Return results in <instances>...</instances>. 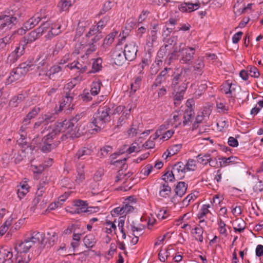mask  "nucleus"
<instances>
[{"label": "nucleus", "instance_id": "obj_1", "mask_svg": "<svg viewBox=\"0 0 263 263\" xmlns=\"http://www.w3.org/2000/svg\"><path fill=\"white\" fill-rule=\"evenodd\" d=\"M82 116V113L77 114L68 120L65 119L62 122H58L55 124L54 127L57 129V132H59L60 133L67 130L66 133L65 134H63L61 138L62 141L68 138L73 139L80 136L81 134L79 132V129L78 128L79 125L78 122Z\"/></svg>", "mask_w": 263, "mask_h": 263}, {"label": "nucleus", "instance_id": "obj_2", "mask_svg": "<svg viewBox=\"0 0 263 263\" xmlns=\"http://www.w3.org/2000/svg\"><path fill=\"white\" fill-rule=\"evenodd\" d=\"M110 108L107 106L98 109L90 123V127L92 130L99 132L105 127V124L110 121Z\"/></svg>", "mask_w": 263, "mask_h": 263}, {"label": "nucleus", "instance_id": "obj_3", "mask_svg": "<svg viewBox=\"0 0 263 263\" xmlns=\"http://www.w3.org/2000/svg\"><path fill=\"white\" fill-rule=\"evenodd\" d=\"M7 13L8 14L0 16L1 29L11 28L22 14L21 11L15 6H11Z\"/></svg>", "mask_w": 263, "mask_h": 263}, {"label": "nucleus", "instance_id": "obj_4", "mask_svg": "<svg viewBox=\"0 0 263 263\" xmlns=\"http://www.w3.org/2000/svg\"><path fill=\"white\" fill-rule=\"evenodd\" d=\"M47 130L49 132L42 138L40 146L41 150L44 153L50 152L52 149L55 148L59 143V140L55 142H53V139L60 134L59 132L56 131L57 129L54 126L50 128L49 127Z\"/></svg>", "mask_w": 263, "mask_h": 263}, {"label": "nucleus", "instance_id": "obj_5", "mask_svg": "<svg viewBox=\"0 0 263 263\" xmlns=\"http://www.w3.org/2000/svg\"><path fill=\"white\" fill-rule=\"evenodd\" d=\"M190 73V69L189 68H182L179 72L174 73L171 84L174 91L178 90V88H181L183 84H185Z\"/></svg>", "mask_w": 263, "mask_h": 263}, {"label": "nucleus", "instance_id": "obj_6", "mask_svg": "<svg viewBox=\"0 0 263 263\" xmlns=\"http://www.w3.org/2000/svg\"><path fill=\"white\" fill-rule=\"evenodd\" d=\"M47 15L45 14V9H42L40 12L36 13L33 16L29 18L23 25V27L18 30L17 32L21 34H24L27 30H28L37 25L43 19H46Z\"/></svg>", "mask_w": 263, "mask_h": 263}, {"label": "nucleus", "instance_id": "obj_7", "mask_svg": "<svg viewBox=\"0 0 263 263\" xmlns=\"http://www.w3.org/2000/svg\"><path fill=\"white\" fill-rule=\"evenodd\" d=\"M197 48L195 46L194 47H186L183 43H180L178 52L181 56L180 59V63L181 64H189L194 59L195 54V50Z\"/></svg>", "mask_w": 263, "mask_h": 263}, {"label": "nucleus", "instance_id": "obj_8", "mask_svg": "<svg viewBox=\"0 0 263 263\" xmlns=\"http://www.w3.org/2000/svg\"><path fill=\"white\" fill-rule=\"evenodd\" d=\"M111 58L117 65H122L127 60L122 48L117 45L111 54Z\"/></svg>", "mask_w": 263, "mask_h": 263}, {"label": "nucleus", "instance_id": "obj_9", "mask_svg": "<svg viewBox=\"0 0 263 263\" xmlns=\"http://www.w3.org/2000/svg\"><path fill=\"white\" fill-rule=\"evenodd\" d=\"M41 58H37L34 62L33 61H26V62L21 64L18 67L22 70V71H25V74L30 70H33L35 67L36 68H39L40 65L43 66L45 64V60L43 59L41 61L39 62Z\"/></svg>", "mask_w": 263, "mask_h": 263}, {"label": "nucleus", "instance_id": "obj_10", "mask_svg": "<svg viewBox=\"0 0 263 263\" xmlns=\"http://www.w3.org/2000/svg\"><path fill=\"white\" fill-rule=\"evenodd\" d=\"M123 51L125 55V59L127 61H132L137 57L138 47L136 46L135 42H132L126 44Z\"/></svg>", "mask_w": 263, "mask_h": 263}, {"label": "nucleus", "instance_id": "obj_11", "mask_svg": "<svg viewBox=\"0 0 263 263\" xmlns=\"http://www.w3.org/2000/svg\"><path fill=\"white\" fill-rule=\"evenodd\" d=\"M74 96V93L71 92L70 90H69L68 92H66L65 97L60 105L59 111L62 110L64 107L67 109H73V104L71 106H70V105L73 100Z\"/></svg>", "mask_w": 263, "mask_h": 263}, {"label": "nucleus", "instance_id": "obj_12", "mask_svg": "<svg viewBox=\"0 0 263 263\" xmlns=\"http://www.w3.org/2000/svg\"><path fill=\"white\" fill-rule=\"evenodd\" d=\"M29 238L34 242L38 248L40 249L44 248L45 234L43 233L33 232L31 233V236Z\"/></svg>", "mask_w": 263, "mask_h": 263}, {"label": "nucleus", "instance_id": "obj_13", "mask_svg": "<svg viewBox=\"0 0 263 263\" xmlns=\"http://www.w3.org/2000/svg\"><path fill=\"white\" fill-rule=\"evenodd\" d=\"M172 171L175 175L176 180H181L184 177L186 171L185 165L182 162H178L173 167Z\"/></svg>", "mask_w": 263, "mask_h": 263}, {"label": "nucleus", "instance_id": "obj_14", "mask_svg": "<svg viewBox=\"0 0 263 263\" xmlns=\"http://www.w3.org/2000/svg\"><path fill=\"white\" fill-rule=\"evenodd\" d=\"M171 69V68H165L157 76L152 86L153 89L156 88L160 86L163 82H165L167 77L168 71Z\"/></svg>", "mask_w": 263, "mask_h": 263}, {"label": "nucleus", "instance_id": "obj_15", "mask_svg": "<svg viewBox=\"0 0 263 263\" xmlns=\"http://www.w3.org/2000/svg\"><path fill=\"white\" fill-rule=\"evenodd\" d=\"M187 184L184 182H179L175 189V195L171 199L172 202H175L177 196L181 197L186 192Z\"/></svg>", "mask_w": 263, "mask_h": 263}, {"label": "nucleus", "instance_id": "obj_16", "mask_svg": "<svg viewBox=\"0 0 263 263\" xmlns=\"http://www.w3.org/2000/svg\"><path fill=\"white\" fill-rule=\"evenodd\" d=\"M200 3L199 1L195 4L184 3L179 6V9L180 11L183 12H191L197 10L200 7Z\"/></svg>", "mask_w": 263, "mask_h": 263}, {"label": "nucleus", "instance_id": "obj_17", "mask_svg": "<svg viewBox=\"0 0 263 263\" xmlns=\"http://www.w3.org/2000/svg\"><path fill=\"white\" fill-rule=\"evenodd\" d=\"M186 88L185 84L181 87V88H178V90L174 91L173 93H175L174 97V104L176 106L180 104V101L183 99V95Z\"/></svg>", "mask_w": 263, "mask_h": 263}, {"label": "nucleus", "instance_id": "obj_18", "mask_svg": "<svg viewBox=\"0 0 263 263\" xmlns=\"http://www.w3.org/2000/svg\"><path fill=\"white\" fill-rule=\"evenodd\" d=\"M25 74V71H22V70L17 67L12 70L10 72V75L8 79V81L10 82H13L19 80Z\"/></svg>", "mask_w": 263, "mask_h": 263}, {"label": "nucleus", "instance_id": "obj_19", "mask_svg": "<svg viewBox=\"0 0 263 263\" xmlns=\"http://www.w3.org/2000/svg\"><path fill=\"white\" fill-rule=\"evenodd\" d=\"M40 111L41 108L39 107L34 106L23 119V125L26 126L28 125L30 123V120L34 118Z\"/></svg>", "mask_w": 263, "mask_h": 263}, {"label": "nucleus", "instance_id": "obj_20", "mask_svg": "<svg viewBox=\"0 0 263 263\" xmlns=\"http://www.w3.org/2000/svg\"><path fill=\"white\" fill-rule=\"evenodd\" d=\"M41 36V33L38 31L36 29L31 31L22 41H25V45H26L29 43H32L35 41L37 39L39 38Z\"/></svg>", "mask_w": 263, "mask_h": 263}, {"label": "nucleus", "instance_id": "obj_21", "mask_svg": "<svg viewBox=\"0 0 263 263\" xmlns=\"http://www.w3.org/2000/svg\"><path fill=\"white\" fill-rule=\"evenodd\" d=\"M171 187L168 185V182L162 183L160 184L159 195L163 198L168 197L171 193Z\"/></svg>", "mask_w": 263, "mask_h": 263}, {"label": "nucleus", "instance_id": "obj_22", "mask_svg": "<svg viewBox=\"0 0 263 263\" xmlns=\"http://www.w3.org/2000/svg\"><path fill=\"white\" fill-rule=\"evenodd\" d=\"M61 26L54 25H51V28L48 31V33L45 37L47 39H51L54 36L59 35L60 32Z\"/></svg>", "mask_w": 263, "mask_h": 263}, {"label": "nucleus", "instance_id": "obj_23", "mask_svg": "<svg viewBox=\"0 0 263 263\" xmlns=\"http://www.w3.org/2000/svg\"><path fill=\"white\" fill-rule=\"evenodd\" d=\"M234 89L232 88V83L228 81L223 83L220 86V91L227 95L228 97H232V91Z\"/></svg>", "mask_w": 263, "mask_h": 263}, {"label": "nucleus", "instance_id": "obj_24", "mask_svg": "<svg viewBox=\"0 0 263 263\" xmlns=\"http://www.w3.org/2000/svg\"><path fill=\"white\" fill-rule=\"evenodd\" d=\"M91 151L87 148L83 147L82 149H79L76 154L74 159V160H78L79 159H84V157L85 156H89L91 154Z\"/></svg>", "mask_w": 263, "mask_h": 263}, {"label": "nucleus", "instance_id": "obj_25", "mask_svg": "<svg viewBox=\"0 0 263 263\" xmlns=\"http://www.w3.org/2000/svg\"><path fill=\"white\" fill-rule=\"evenodd\" d=\"M13 38V35H8L0 39V51H5L7 45L11 42Z\"/></svg>", "mask_w": 263, "mask_h": 263}, {"label": "nucleus", "instance_id": "obj_26", "mask_svg": "<svg viewBox=\"0 0 263 263\" xmlns=\"http://www.w3.org/2000/svg\"><path fill=\"white\" fill-rule=\"evenodd\" d=\"M194 70L197 71V72L201 75L203 72V69L204 67V63L202 58L197 59L194 65Z\"/></svg>", "mask_w": 263, "mask_h": 263}, {"label": "nucleus", "instance_id": "obj_27", "mask_svg": "<svg viewBox=\"0 0 263 263\" xmlns=\"http://www.w3.org/2000/svg\"><path fill=\"white\" fill-rule=\"evenodd\" d=\"M117 32H111L108 34L104 39L102 46L104 48L110 46L114 41Z\"/></svg>", "mask_w": 263, "mask_h": 263}, {"label": "nucleus", "instance_id": "obj_28", "mask_svg": "<svg viewBox=\"0 0 263 263\" xmlns=\"http://www.w3.org/2000/svg\"><path fill=\"white\" fill-rule=\"evenodd\" d=\"M83 242L85 246L88 248H92L96 243L95 237L91 234L87 235L84 238Z\"/></svg>", "mask_w": 263, "mask_h": 263}, {"label": "nucleus", "instance_id": "obj_29", "mask_svg": "<svg viewBox=\"0 0 263 263\" xmlns=\"http://www.w3.org/2000/svg\"><path fill=\"white\" fill-rule=\"evenodd\" d=\"M181 147V144H175L174 145L170 146L167 150V152H168V154L166 155L165 158H167L168 157H171L177 154L180 150Z\"/></svg>", "mask_w": 263, "mask_h": 263}, {"label": "nucleus", "instance_id": "obj_30", "mask_svg": "<svg viewBox=\"0 0 263 263\" xmlns=\"http://www.w3.org/2000/svg\"><path fill=\"white\" fill-rule=\"evenodd\" d=\"M194 114V110L192 108H187L183 115V125L185 126L190 121L192 117Z\"/></svg>", "mask_w": 263, "mask_h": 263}, {"label": "nucleus", "instance_id": "obj_31", "mask_svg": "<svg viewBox=\"0 0 263 263\" xmlns=\"http://www.w3.org/2000/svg\"><path fill=\"white\" fill-rule=\"evenodd\" d=\"M17 195L18 197L22 199L28 192V184H23L18 186Z\"/></svg>", "mask_w": 263, "mask_h": 263}, {"label": "nucleus", "instance_id": "obj_32", "mask_svg": "<svg viewBox=\"0 0 263 263\" xmlns=\"http://www.w3.org/2000/svg\"><path fill=\"white\" fill-rule=\"evenodd\" d=\"M101 85L102 83L99 80L93 82L91 84V88L90 90L91 95L93 96H96L98 95L100 92Z\"/></svg>", "mask_w": 263, "mask_h": 263}, {"label": "nucleus", "instance_id": "obj_33", "mask_svg": "<svg viewBox=\"0 0 263 263\" xmlns=\"http://www.w3.org/2000/svg\"><path fill=\"white\" fill-rule=\"evenodd\" d=\"M197 161L200 164L206 165L208 163L209 160L211 159V155L210 154H200L197 157Z\"/></svg>", "mask_w": 263, "mask_h": 263}, {"label": "nucleus", "instance_id": "obj_34", "mask_svg": "<svg viewBox=\"0 0 263 263\" xmlns=\"http://www.w3.org/2000/svg\"><path fill=\"white\" fill-rule=\"evenodd\" d=\"M103 37V35L101 33H98L96 34L93 38L91 39V42L88 43V45L90 46V47L88 49L87 52H89L90 50L91 51H94L96 50V46L94 45L95 43H96L98 41H99L100 39Z\"/></svg>", "mask_w": 263, "mask_h": 263}, {"label": "nucleus", "instance_id": "obj_35", "mask_svg": "<svg viewBox=\"0 0 263 263\" xmlns=\"http://www.w3.org/2000/svg\"><path fill=\"white\" fill-rule=\"evenodd\" d=\"M168 45H165L164 46H162L160 48L157 53V64H159V62L162 63V59L166 55L167 52V48Z\"/></svg>", "mask_w": 263, "mask_h": 263}, {"label": "nucleus", "instance_id": "obj_36", "mask_svg": "<svg viewBox=\"0 0 263 263\" xmlns=\"http://www.w3.org/2000/svg\"><path fill=\"white\" fill-rule=\"evenodd\" d=\"M237 158L236 157L231 156L229 158L222 157L221 158L222 162H219L220 167L225 166L231 163H234ZM219 159H220L219 158Z\"/></svg>", "mask_w": 263, "mask_h": 263}, {"label": "nucleus", "instance_id": "obj_37", "mask_svg": "<svg viewBox=\"0 0 263 263\" xmlns=\"http://www.w3.org/2000/svg\"><path fill=\"white\" fill-rule=\"evenodd\" d=\"M14 249L18 253H26L29 250V246H27L24 241L16 244Z\"/></svg>", "mask_w": 263, "mask_h": 263}, {"label": "nucleus", "instance_id": "obj_38", "mask_svg": "<svg viewBox=\"0 0 263 263\" xmlns=\"http://www.w3.org/2000/svg\"><path fill=\"white\" fill-rule=\"evenodd\" d=\"M25 46V41H21L18 46L13 51L15 53H16V55L18 58H20L24 53Z\"/></svg>", "mask_w": 263, "mask_h": 263}, {"label": "nucleus", "instance_id": "obj_39", "mask_svg": "<svg viewBox=\"0 0 263 263\" xmlns=\"http://www.w3.org/2000/svg\"><path fill=\"white\" fill-rule=\"evenodd\" d=\"M51 27V25L50 23L48 21H45L37 29V31L41 33V35H42L44 33L47 32L48 33V31L50 30Z\"/></svg>", "mask_w": 263, "mask_h": 263}, {"label": "nucleus", "instance_id": "obj_40", "mask_svg": "<svg viewBox=\"0 0 263 263\" xmlns=\"http://www.w3.org/2000/svg\"><path fill=\"white\" fill-rule=\"evenodd\" d=\"M236 226L234 227L235 232H239L240 233L243 231L246 227V222L241 219H237L236 221Z\"/></svg>", "mask_w": 263, "mask_h": 263}, {"label": "nucleus", "instance_id": "obj_41", "mask_svg": "<svg viewBox=\"0 0 263 263\" xmlns=\"http://www.w3.org/2000/svg\"><path fill=\"white\" fill-rule=\"evenodd\" d=\"M162 179L167 182L168 181L170 182H173L176 180L175 175L173 173V171L172 170L171 172L168 171L164 175L162 176Z\"/></svg>", "mask_w": 263, "mask_h": 263}, {"label": "nucleus", "instance_id": "obj_42", "mask_svg": "<svg viewBox=\"0 0 263 263\" xmlns=\"http://www.w3.org/2000/svg\"><path fill=\"white\" fill-rule=\"evenodd\" d=\"M102 59L101 58H98L95 60L92 65V72H97L101 70L102 68Z\"/></svg>", "mask_w": 263, "mask_h": 263}, {"label": "nucleus", "instance_id": "obj_43", "mask_svg": "<svg viewBox=\"0 0 263 263\" xmlns=\"http://www.w3.org/2000/svg\"><path fill=\"white\" fill-rule=\"evenodd\" d=\"M247 70L249 74L252 77L258 78L259 76V72L255 66H248L247 67Z\"/></svg>", "mask_w": 263, "mask_h": 263}, {"label": "nucleus", "instance_id": "obj_44", "mask_svg": "<svg viewBox=\"0 0 263 263\" xmlns=\"http://www.w3.org/2000/svg\"><path fill=\"white\" fill-rule=\"evenodd\" d=\"M195 232H194L197 236H195V239L198 240L200 242L203 241L202 234L203 233V230L201 227H196L194 229Z\"/></svg>", "mask_w": 263, "mask_h": 263}, {"label": "nucleus", "instance_id": "obj_45", "mask_svg": "<svg viewBox=\"0 0 263 263\" xmlns=\"http://www.w3.org/2000/svg\"><path fill=\"white\" fill-rule=\"evenodd\" d=\"M112 151V147L109 145H106L100 149V155L104 158L107 156L109 153Z\"/></svg>", "mask_w": 263, "mask_h": 263}, {"label": "nucleus", "instance_id": "obj_46", "mask_svg": "<svg viewBox=\"0 0 263 263\" xmlns=\"http://www.w3.org/2000/svg\"><path fill=\"white\" fill-rule=\"evenodd\" d=\"M5 253L4 255V263H13V260H12L13 257L12 252L5 249Z\"/></svg>", "mask_w": 263, "mask_h": 263}, {"label": "nucleus", "instance_id": "obj_47", "mask_svg": "<svg viewBox=\"0 0 263 263\" xmlns=\"http://www.w3.org/2000/svg\"><path fill=\"white\" fill-rule=\"evenodd\" d=\"M70 0H61L58 4V6L61 8L62 11H65L71 6Z\"/></svg>", "mask_w": 263, "mask_h": 263}, {"label": "nucleus", "instance_id": "obj_48", "mask_svg": "<svg viewBox=\"0 0 263 263\" xmlns=\"http://www.w3.org/2000/svg\"><path fill=\"white\" fill-rule=\"evenodd\" d=\"M184 165L186 172L194 171L196 167V161L193 159H189L187 163Z\"/></svg>", "mask_w": 263, "mask_h": 263}, {"label": "nucleus", "instance_id": "obj_49", "mask_svg": "<svg viewBox=\"0 0 263 263\" xmlns=\"http://www.w3.org/2000/svg\"><path fill=\"white\" fill-rule=\"evenodd\" d=\"M178 49H175L171 54H168L167 58V61L168 64H170L173 60L177 59L180 55L178 54Z\"/></svg>", "mask_w": 263, "mask_h": 263}, {"label": "nucleus", "instance_id": "obj_50", "mask_svg": "<svg viewBox=\"0 0 263 263\" xmlns=\"http://www.w3.org/2000/svg\"><path fill=\"white\" fill-rule=\"evenodd\" d=\"M109 16L108 15H106L104 16L100 21L98 22L97 25L96 26V27H98V29L100 30L106 26L107 22L109 20Z\"/></svg>", "mask_w": 263, "mask_h": 263}, {"label": "nucleus", "instance_id": "obj_51", "mask_svg": "<svg viewBox=\"0 0 263 263\" xmlns=\"http://www.w3.org/2000/svg\"><path fill=\"white\" fill-rule=\"evenodd\" d=\"M218 224L219 226V231L220 234L224 235L225 236L227 235V230L226 229V224L222 220V219H219L218 221Z\"/></svg>", "mask_w": 263, "mask_h": 263}, {"label": "nucleus", "instance_id": "obj_52", "mask_svg": "<svg viewBox=\"0 0 263 263\" xmlns=\"http://www.w3.org/2000/svg\"><path fill=\"white\" fill-rule=\"evenodd\" d=\"M101 30L98 29V27H96V26H92L90 28L89 32L86 34V36L87 37H89L93 35H96L98 33H101Z\"/></svg>", "mask_w": 263, "mask_h": 263}, {"label": "nucleus", "instance_id": "obj_53", "mask_svg": "<svg viewBox=\"0 0 263 263\" xmlns=\"http://www.w3.org/2000/svg\"><path fill=\"white\" fill-rule=\"evenodd\" d=\"M78 176L76 177V181L80 184L85 179L84 172L83 170L78 169Z\"/></svg>", "mask_w": 263, "mask_h": 263}, {"label": "nucleus", "instance_id": "obj_54", "mask_svg": "<svg viewBox=\"0 0 263 263\" xmlns=\"http://www.w3.org/2000/svg\"><path fill=\"white\" fill-rule=\"evenodd\" d=\"M55 118V115L52 114H45L43 116L44 121L46 122L47 123L54 121Z\"/></svg>", "mask_w": 263, "mask_h": 263}, {"label": "nucleus", "instance_id": "obj_55", "mask_svg": "<svg viewBox=\"0 0 263 263\" xmlns=\"http://www.w3.org/2000/svg\"><path fill=\"white\" fill-rule=\"evenodd\" d=\"M74 206L76 207H80L83 209H85L88 206L87 201H85L82 200H75L73 202Z\"/></svg>", "mask_w": 263, "mask_h": 263}, {"label": "nucleus", "instance_id": "obj_56", "mask_svg": "<svg viewBox=\"0 0 263 263\" xmlns=\"http://www.w3.org/2000/svg\"><path fill=\"white\" fill-rule=\"evenodd\" d=\"M196 197L193 194H190L187 196L182 201V204L183 206H187L189 204L191 200L196 199Z\"/></svg>", "mask_w": 263, "mask_h": 263}, {"label": "nucleus", "instance_id": "obj_57", "mask_svg": "<svg viewBox=\"0 0 263 263\" xmlns=\"http://www.w3.org/2000/svg\"><path fill=\"white\" fill-rule=\"evenodd\" d=\"M111 2L110 1L106 2L103 6V8L100 11V13L101 14H104L105 12L108 11L109 10H110L112 8V6L111 5Z\"/></svg>", "mask_w": 263, "mask_h": 263}, {"label": "nucleus", "instance_id": "obj_58", "mask_svg": "<svg viewBox=\"0 0 263 263\" xmlns=\"http://www.w3.org/2000/svg\"><path fill=\"white\" fill-rule=\"evenodd\" d=\"M26 96L24 94H19L16 97H14L11 100L12 103H19L25 100Z\"/></svg>", "mask_w": 263, "mask_h": 263}, {"label": "nucleus", "instance_id": "obj_59", "mask_svg": "<svg viewBox=\"0 0 263 263\" xmlns=\"http://www.w3.org/2000/svg\"><path fill=\"white\" fill-rule=\"evenodd\" d=\"M228 143L229 146L233 147H237L238 145V140L233 137L229 138Z\"/></svg>", "mask_w": 263, "mask_h": 263}, {"label": "nucleus", "instance_id": "obj_60", "mask_svg": "<svg viewBox=\"0 0 263 263\" xmlns=\"http://www.w3.org/2000/svg\"><path fill=\"white\" fill-rule=\"evenodd\" d=\"M153 169V166L151 164H147L141 172V174H143L144 176H148Z\"/></svg>", "mask_w": 263, "mask_h": 263}, {"label": "nucleus", "instance_id": "obj_61", "mask_svg": "<svg viewBox=\"0 0 263 263\" xmlns=\"http://www.w3.org/2000/svg\"><path fill=\"white\" fill-rule=\"evenodd\" d=\"M47 235L49 236L48 239L49 241V243L51 244V241L52 242H54L55 241L57 240V235L55 232H48L47 233Z\"/></svg>", "mask_w": 263, "mask_h": 263}, {"label": "nucleus", "instance_id": "obj_62", "mask_svg": "<svg viewBox=\"0 0 263 263\" xmlns=\"http://www.w3.org/2000/svg\"><path fill=\"white\" fill-rule=\"evenodd\" d=\"M242 34L243 33L241 31L236 33L232 37L233 43L234 44L238 43Z\"/></svg>", "mask_w": 263, "mask_h": 263}, {"label": "nucleus", "instance_id": "obj_63", "mask_svg": "<svg viewBox=\"0 0 263 263\" xmlns=\"http://www.w3.org/2000/svg\"><path fill=\"white\" fill-rule=\"evenodd\" d=\"M18 57H17L13 51L12 52L8 57V61L11 63H13L16 62L18 59Z\"/></svg>", "mask_w": 263, "mask_h": 263}, {"label": "nucleus", "instance_id": "obj_64", "mask_svg": "<svg viewBox=\"0 0 263 263\" xmlns=\"http://www.w3.org/2000/svg\"><path fill=\"white\" fill-rule=\"evenodd\" d=\"M256 255L258 257H260L263 255V246L258 245L257 246L255 250Z\"/></svg>", "mask_w": 263, "mask_h": 263}]
</instances>
